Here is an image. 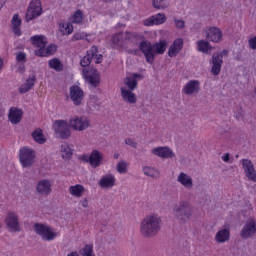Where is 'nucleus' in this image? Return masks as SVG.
I'll list each match as a JSON object with an SVG mask.
<instances>
[{
	"instance_id": "obj_37",
	"label": "nucleus",
	"mask_w": 256,
	"mask_h": 256,
	"mask_svg": "<svg viewBox=\"0 0 256 256\" xmlns=\"http://www.w3.org/2000/svg\"><path fill=\"white\" fill-rule=\"evenodd\" d=\"M152 5L154 9L163 10L169 7V1L167 0H153Z\"/></svg>"
},
{
	"instance_id": "obj_59",
	"label": "nucleus",
	"mask_w": 256,
	"mask_h": 256,
	"mask_svg": "<svg viewBox=\"0 0 256 256\" xmlns=\"http://www.w3.org/2000/svg\"><path fill=\"white\" fill-rule=\"evenodd\" d=\"M81 205L82 207L87 208L89 207V201L87 199H84L83 201H81Z\"/></svg>"
},
{
	"instance_id": "obj_32",
	"label": "nucleus",
	"mask_w": 256,
	"mask_h": 256,
	"mask_svg": "<svg viewBox=\"0 0 256 256\" xmlns=\"http://www.w3.org/2000/svg\"><path fill=\"white\" fill-rule=\"evenodd\" d=\"M142 171L146 177H151L152 179H157L160 175L159 170L150 166H144Z\"/></svg>"
},
{
	"instance_id": "obj_61",
	"label": "nucleus",
	"mask_w": 256,
	"mask_h": 256,
	"mask_svg": "<svg viewBox=\"0 0 256 256\" xmlns=\"http://www.w3.org/2000/svg\"><path fill=\"white\" fill-rule=\"evenodd\" d=\"M81 160L84 161L85 163H90L89 156L87 155L81 156Z\"/></svg>"
},
{
	"instance_id": "obj_49",
	"label": "nucleus",
	"mask_w": 256,
	"mask_h": 256,
	"mask_svg": "<svg viewBox=\"0 0 256 256\" xmlns=\"http://www.w3.org/2000/svg\"><path fill=\"white\" fill-rule=\"evenodd\" d=\"M174 23L177 29H185V21L175 18Z\"/></svg>"
},
{
	"instance_id": "obj_4",
	"label": "nucleus",
	"mask_w": 256,
	"mask_h": 256,
	"mask_svg": "<svg viewBox=\"0 0 256 256\" xmlns=\"http://www.w3.org/2000/svg\"><path fill=\"white\" fill-rule=\"evenodd\" d=\"M69 127L71 126L67 121L56 120L53 123L52 129L58 139H69V137H71V129Z\"/></svg>"
},
{
	"instance_id": "obj_12",
	"label": "nucleus",
	"mask_w": 256,
	"mask_h": 256,
	"mask_svg": "<svg viewBox=\"0 0 256 256\" xmlns=\"http://www.w3.org/2000/svg\"><path fill=\"white\" fill-rule=\"evenodd\" d=\"M242 167L244 169L246 177L250 181H253V183H256V170L253 162H251V160L249 159H242Z\"/></svg>"
},
{
	"instance_id": "obj_51",
	"label": "nucleus",
	"mask_w": 256,
	"mask_h": 256,
	"mask_svg": "<svg viewBox=\"0 0 256 256\" xmlns=\"http://www.w3.org/2000/svg\"><path fill=\"white\" fill-rule=\"evenodd\" d=\"M125 144L133 147V149H137V142L133 141L131 138L126 139Z\"/></svg>"
},
{
	"instance_id": "obj_16",
	"label": "nucleus",
	"mask_w": 256,
	"mask_h": 256,
	"mask_svg": "<svg viewBox=\"0 0 256 256\" xmlns=\"http://www.w3.org/2000/svg\"><path fill=\"white\" fill-rule=\"evenodd\" d=\"M36 191L39 195H44V196L51 195V191H52L51 181L47 179L40 180L37 183Z\"/></svg>"
},
{
	"instance_id": "obj_46",
	"label": "nucleus",
	"mask_w": 256,
	"mask_h": 256,
	"mask_svg": "<svg viewBox=\"0 0 256 256\" xmlns=\"http://www.w3.org/2000/svg\"><path fill=\"white\" fill-rule=\"evenodd\" d=\"M16 61H18V63H25L27 61V54H25V52H18L16 54Z\"/></svg>"
},
{
	"instance_id": "obj_50",
	"label": "nucleus",
	"mask_w": 256,
	"mask_h": 256,
	"mask_svg": "<svg viewBox=\"0 0 256 256\" xmlns=\"http://www.w3.org/2000/svg\"><path fill=\"white\" fill-rule=\"evenodd\" d=\"M55 51H57V46L54 45V44H51V45H49V46L46 48V53H47V55H53V53H55Z\"/></svg>"
},
{
	"instance_id": "obj_15",
	"label": "nucleus",
	"mask_w": 256,
	"mask_h": 256,
	"mask_svg": "<svg viewBox=\"0 0 256 256\" xmlns=\"http://www.w3.org/2000/svg\"><path fill=\"white\" fill-rule=\"evenodd\" d=\"M210 65H212V75H215L217 77V75L221 73V69L223 67V59H221V55L213 54L212 59L210 60Z\"/></svg>"
},
{
	"instance_id": "obj_21",
	"label": "nucleus",
	"mask_w": 256,
	"mask_h": 256,
	"mask_svg": "<svg viewBox=\"0 0 256 256\" xmlns=\"http://www.w3.org/2000/svg\"><path fill=\"white\" fill-rule=\"evenodd\" d=\"M115 175L113 174H106L101 177V179L98 182L99 187L101 189H111L115 187Z\"/></svg>"
},
{
	"instance_id": "obj_8",
	"label": "nucleus",
	"mask_w": 256,
	"mask_h": 256,
	"mask_svg": "<svg viewBox=\"0 0 256 256\" xmlns=\"http://www.w3.org/2000/svg\"><path fill=\"white\" fill-rule=\"evenodd\" d=\"M83 77L91 87H99L101 83V76L99 75V71L95 68H90L89 70H83Z\"/></svg>"
},
{
	"instance_id": "obj_25",
	"label": "nucleus",
	"mask_w": 256,
	"mask_h": 256,
	"mask_svg": "<svg viewBox=\"0 0 256 256\" xmlns=\"http://www.w3.org/2000/svg\"><path fill=\"white\" fill-rule=\"evenodd\" d=\"M90 165L93 169H97L99 165H101V161H103V153L99 150H93L89 156Z\"/></svg>"
},
{
	"instance_id": "obj_29",
	"label": "nucleus",
	"mask_w": 256,
	"mask_h": 256,
	"mask_svg": "<svg viewBox=\"0 0 256 256\" xmlns=\"http://www.w3.org/2000/svg\"><path fill=\"white\" fill-rule=\"evenodd\" d=\"M112 49H119V47H123V44L125 43V34L124 32L116 33L112 36Z\"/></svg>"
},
{
	"instance_id": "obj_33",
	"label": "nucleus",
	"mask_w": 256,
	"mask_h": 256,
	"mask_svg": "<svg viewBox=\"0 0 256 256\" xmlns=\"http://www.w3.org/2000/svg\"><path fill=\"white\" fill-rule=\"evenodd\" d=\"M32 45H36V47H41L43 45H47V38L43 35H35L30 38Z\"/></svg>"
},
{
	"instance_id": "obj_45",
	"label": "nucleus",
	"mask_w": 256,
	"mask_h": 256,
	"mask_svg": "<svg viewBox=\"0 0 256 256\" xmlns=\"http://www.w3.org/2000/svg\"><path fill=\"white\" fill-rule=\"evenodd\" d=\"M137 37H139V34H137V32H124L125 41H133L134 39H137Z\"/></svg>"
},
{
	"instance_id": "obj_1",
	"label": "nucleus",
	"mask_w": 256,
	"mask_h": 256,
	"mask_svg": "<svg viewBox=\"0 0 256 256\" xmlns=\"http://www.w3.org/2000/svg\"><path fill=\"white\" fill-rule=\"evenodd\" d=\"M161 217L157 214L146 216L140 223V233L142 237L151 239L157 237L161 231Z\"/></svg>"
},
{
	"instance_id": "obj_56",
	"label": "nucleus",
	"mask_w": 256,
	"mask_h": 256,
	"mask_svg": "<svg viewBox=\"0 0 256 256\" xmlns=\"http://www.w3.org/2000/svg\"><path fill=\"white\" fill-rule=\"evenodd\" d=\"M235 117H236V119H238V120H239V119H243V110L240 109V111L235 114Z\"/></svg>"
},
{
	"instance_id": "obj_39",
	"label": "nucleus",
	"mask_w": 256,
	"mask_h": 256,
	"mask_svg": "<svg viewBox=\"0 0 256 256\" xmlns=\"http://www.w3.org/2000/svg\"><path fill=\"white\" fill-rule=\"evenodd\" d=\"M80 255H82V256H95V254H93V245L86 244L85 247L80 250Z\"/></svg>"
},
{
	"instance_id": "obj_2",
	"label": "nucleus",
	"mask_w": 256,
	"mask_h": 256,
	"mask_svg": "<svg viewBox=\"0 0 256 256\" xmlns=\"http://www.w3.org/2000/svg\"><path fill=\"white\" fill-rule=\"evenodd\" d=\"M33 228L36 235H39L42 241H55V239L59 237V233L55 232V230L47 224L35 223Z\"/></svg>"
},
{
	"instance_id": "obj_41",
	"label": "nucleus",
	"mask_w": 256,
	"mask_h": 256,
	"mask_svg": "<svg viewBox=\"0 0 256 256\" xmlns=\"http://www.w3.org/2000/svg\"><path fill=\"white\" fill-rule=\"evenodd\" d=\"M116 170L120 173V174H125L127 173V162L121 160L117 163L116 166Z\"/></svg>"
},
{
	"instance_id": "obj_47",
	"label": "nucleus",
	"mask_w": 256,
	"mask_h": 256,
	"mask_svg": "<svg viewBox=\"0 0 256 256\" xmlns=\"http://www.w3.org/2000/svg\"><path fill=\"white\" fill-rule=\"evenodd\" d=\"M11 23L12 27H21V18H19V14H15L12 17Z\"/></svg>"
},
{
	"instance_id": "obj_10",
	"label": "nucleus",
	"mask_w": 256,
	"mask_h": 256,
	"mask_svg": "<svg viewBox=\"0 0 256 256\" xmlns=\"http://www.w3.org/2000/svg\"><path fill=\"white\" fill-rule=\"evenodd\" d=\"M69 125L74 129V131H85V129H88L89 125H91V122L85 116H76L70 119Z\"/></svg>"
},
{
	"instance_id": "obj_35",
	"label": "nucleus",
	"mask_w": 256,
	"mask_h": 256,
	"mask_svg": "<svg viewBox=\"0 0 256 256\" xmlns=\"http://www.w3.org/2000/svg\"><path fill=\"white\" fill-rule=\"evenodd\" d=\"M48 65L50 69H54V71L57 72H61L64 69L63 63H61V60H59L58 58H53L49 60Z\"/></svg>"
},
{
	"instance_id": "obj_23",
	"label": "nucleus",
	"mask_w": 256,
	"mask_h": 256,
	"mask_svg": "<svg viewBox=\"0 0 256 256\" xmlns=\"http://www.w3.org/2000/svg\"><path fill=\"white\" fill-rule=\"evenodd\" d=\"M181 49H183V39H176L168 49L169 57H177L179 53H181Z\"/></svg>"
},
{
	"instance_id": "obj_31",
	"label": "nucleus",
	"mask_w": 256,
	"mask_h": 256,
	"mask_svg": "<svg viewBox=\"0 0 256 256\" xmlns=\"http://www.w3.org/2000/svg\"><path fill=\"white\" fill-rule=\"evenodd\" d=\"M69 193L70 195H73V197H83V193H85V187H83L81 184L70 186Z\"/></svg>"
},
{
	"instance_id": "obj_24",
	"label": "nucleus",
	"mask_w": 256,
	"mask_h": 256,
	"mask_svg": "<svg viewBox=\"0 0 256 256\" xmlns=\"http://www.w3.org/2000/svg\"><path fill=\"white\" fill-rule=\"evenodd\" d=\"M36 81H37V76L35 74L29 75L26 82L20 86V88H19L20 93L25 94V93L31 91V89H33V87H35Z\"/></svg>"
},
{
	"instance_id": "obj_62",
	"label": "nucleus",
	"mask_w": 256,
	"mask_h": 256,
	"mask_svg": "<svg viewBox=\"0 0 256 256\" xmlns=\"http://www.w3.org/2000/svg\"><path fill=\"white\" fill-rule=\"evenodd\" d=\"M5 3H7V0H0V9H3Z\"/></svg>"
},
{
	"instance_id": "obj_42",
	"label": "nucleus",
	"mask_w": 256,
	"mask_h": 256,
	"mask_svg": "<svg viewBox=\"0 0 256 256\" xmlns=\"http://www.w3.org/2000/svg\"><path fill=\"white\" fill-rule=\"evenodd\" d=\"M82 22H83V12L81 10H77L72 17V23H82Z\"/></svg>"
},
{
	"instance_id": "obj_26",
	"label": "nucleus",
	"mask_w": 256,
	"mask_h": 256,
	"mask_svg": "<svg viewBox=\"0 0 256 256\" xmlns=\"http://www.w3.org/2000/svg\"><path fill=\"white\" fill-rule=\"evenodd\" d=\"M178 183L185 187V189H193V178L189 174L181 172L177 177Z\"/></svg>"
},
{
	"instance_id": "obj_11",
	"label": "nucleus",
	"mask_w": 256,
	"mask_h": 256,
	"mask_svg": "<svg viewBox=\"0 0 256 256\" xmlns=\"http://www.w3.org/2000/svg\"><path fill=\"white\" fill-rule=\"evenodd\" d=\"M206 39L212 43H221L223 41V31L215 26L209 27L206 30Z\"/></svg>"
},
{
	"instance_id": "obj_57",
	"label": "nucleus",
	"mask_w": 256,
	"mask_h": 256,
	"mask_svg": "<svg viewBox=\"0 0 256 256\" xmlns=\"http://www.w3.org/2000/svg\"><path fill=\"white\" fill-rule=\"evenodd\" d=\"M96 58V63L99 64L103 61V55L102 54H97V56H94Z\"/></svg>"
},
{
	"instance_id": "obj_48",
	"label": "nucleus",
	"mask_w": 256,
	"mask_h": 256,
	"mask_svg": "<svg viewBox=\"0 0 256 256\" xmlns=\"http://www.w3.org/2000/svg\"><path fill=\"white\" fill-rule=\"evenodd\" d=\"M85 37H87V34H85L84 32H76L72 37V41H81L85 39Z\"/></svg>"
},
{
	"instance_id": "obj_13",
	"label": "nucleus",
	"mask_w": 256,
	"mask_h": 256,
	"mask_svg": "<svg viewBox=\"0 0 256 256\" xmlns=\"http://www.w3.org/2000/svg\"><path fill=\"white\" fill-rule=\"evenodd\" d=\"M5 223L9 229V231H12L14 233H17L19 231V216L15 212H8Z\"/></svg>"
},
{
	"instance_id": "obj_22",
	"label": "nucleus",
	"mask_w": 256,
	"mask_h": 256,
	"mask_svg": "<svg viewBox=\"0 0 256 256\" xmlns=\"http://www.w3.org/2000/svg\"><path fill=\"white\" fill-rule=\"evenodd\" d=\"M152 153L162 159H173L175 153L169 147H157L152 150Z\"/></svg>"
},
{
	"instance_id": "obj_20",
	"label": "nucleus",
	"mask_w": 256,
	"mask_h": 256,
	"mask_svg": "<svg viewBox=\"0 0 256 256\" xmlns=\"http://www.w3.org/2000/svg\"><path fill=\"white\" fill-rule=\"evenodd\" d=\"M201 90V83L199 80H190L183 88V93L185 95H193L194 93H199Z\"/></svg>"
},
{
	"instance_id": "obj_7",
	"label": "nucleus",
	"mask_w": 256,
	"mask_h": 256,
	"mask_svg": "<svg viewBox=\"0 0 256 256\" xmlns=\"http://www.w3.org/2000/svg\"><path fill=\"white\" fill-rule=\"evenodd\" d=\"M255 235H256V220L255 218H249L245 222L240 232V237L241 239L247 240L255 237Z\"/></svg>"
},
{
	"instance_id": "obj_52",
	"label": "nucleus",
	"mask_w": 256,
	"mask_h": 256,
	"mask_svg": "<svg viewBox=\"0 0 256 256\" xmlns=\"http://www.w3.org/2000/svg\"><path fill=\"white\" fill-rule=\"evenodd\" d=\"M12 31L17 37H21V26H12Z\"/></svg>"
},
{
	"instance_id": "obj_5",
	"label": "nucleus",
	"mask_w": 256,
	"mask_h": 256,
	"mask_svg": "<svg viewBox=\"0 0 256 256\" xmlns=\"http://www.w3.org/2000/svg\"><path fill=\"white\" fill-rule=\"evenodd\" d=\"M43 15V8L41 7V0H32L26 11V22L33 21V19H37V17H41Z\"/></svg>"
},
{
	"instance_id": "obj_54",
	"label": "nucleus",
	"mask_w": 256,
	"mask_h": 256,
	"mask_svg": "<svg viewBox=\"0 0 256 256\" xmlns=\"http://www.w3.org/2000/svg\"><path fill=\"white\" fill-rule=\"evenodd\" d=\"M214 55H220L221 59H223V57H226V55H229V51L224 49L221 52H216Z\"/></svg>"
},
{
	"instance_id": "obj_60",
	"label": "nucleus",
	"mask_w": 256,
	"mask_h": 256,
	"mask_svg": "<svg viewBox=\"0 0 256 256\" xmlns=\"http://www.w3.org/2000/svg\"><path fill=\"white\" fill-rule=\"evenodd\" d=\"M132 79H135V80H137V79H143V76L141 75V74H139V73H134L133 75H132Z\"/></svg>"
},
{
	"instance_id": "obj_44",
	"label": "nucleus",
	"mask_w": 256,
	"mask_h": 256,
	"mask_svg": "<svg viewBox=\"0 0 256 256\" xmlns=\"http://www.w3.org/2000/svg\"><path fill=\"white\" fill-rule=\"evenodd\" d=\"M62 35H71L73 33V25L71 24H63L61 28Z\"/></svg>"
},
{
	"instance_id": "obj_28",
	"label": "nucleus",
	"mask_w": 256,
	"mask_h": 256,
	"mask_svg": "<svg viewBox=\"0 0 256 256\" xmlns=\"http://www.w3.org/2000/svg\"><path fill=\"white\" fill-rule=\"evenodd\" d=\"M231 239V232L229 228L219 230L215 235L216 243H227Z\"/></svg>"
},
{
	"instance_id": "obj_19",
	"label": "nucleus",
	"mask_w": 256,
	"mask_h": 256,
	"mask_svg": "<svg viewBox=\"0 0 256 256\" xmlns=\"http://www.w3.org/2000/svg\"><path fill=\"white\" fill-rule=\"evenodd\" d=\"M97 53H99V48L92 46L91 49L87 51V55L80 60L81 67H89L93 58L97 57Z\"/></svg>"
},
{
	"instance_id": "obj_38",
	"label": "nucleus",
	"mask_w": 256,
	"mask_h": 256,
	"mask_svg": "<svg viewBox=\"0 0 256 256\" xmlns=\"http://www.w3.org/2000/svg\"><path fill=\"white\" fill-rule=\"evenodd\" d=\"M61 151L63 159H71V157H73V150L69 145H62Z\"/></svg>"
},
{
	"instance_id": "obj_64",
	"label": "nucleus",
	"mask_w": 256,
	"mask_h": 256,
	"mask_svg": "<svg viewBox=\"0 0 256 256\" xmlns=\"http://www.w3.org/2000/svg\"><path fill=\"white\" fill-rule=\"evenodd\" d=\"M114 159H119V153L114 154Z\"/></svg>"
},
{
	"instance_id": "obj_36",
	"label": "nucleus",
	"mask_w": 256,
	"mask_h": 256,
	"mask_svg": "<svg viewBox=\"0 0 256 256\" xmlns=\"http://www.w3.org/2000/svg\"><path fill=\"white\" fill-rule=\"evenodd\" d=\"M212 49L213 47H211V44H209L208 41H198V51H200L201 53H209V51H211Z\"/></svg>"
},
{
	"instance_id": "obj_53",
	"label": "nucleus",
	"mask_w": 256,
	"mask_h": 256,
	"mask_svg": "<svg viewBox=\"0 0 256 256\" xmlns=\"http://www.w3.org/2000/svg\"><path fill=\"white\" fill-rule=\"evenodd\" d=\"M248 43H249V47H250V49H256V36L255 37H253V38H251L249 41H248Z\"/></svg>"
},
{
	"instance_id": "obj_58",
	"label": "nucleus",
	"mask_w": 256,
	"mask_h": 256,
	"mask_svg": "<svg viewBox=\"0 0 256 256\" xmlns=\"http://www.w3.org/2000/svg\"><path fill=\"white\" fill-rule=\"evenodd\" d=\"M18 73H25V64H20L19 65Z\"/></svg>"
},
{
	"instance_id": "obj_9",
	"label": "nucleus",
	"mask_w": 256,
	"mask_h": 256,
	"mask_svg": "<svg viewBox=\"0 0 256 256\" xmlns=\"http://www.w3.org/2000/svg\"><path fill=\"white\" fill-rule=\"evenodd\" d=\"M139 49L141 53H143L146 62H148L150 65H153L155 61V52L153 50V44L149 41H141L139 44Z\"/></svg>"
},
{
	"instance_id": "obj_17",
	"label": "nucleus",
	"mask_w": 256,
	"mask_h": 256,
	"mask_svg": "<svg viewBox=\"0 0 256 256\" xmlns=\"http://www.w3.org/2000/svg\"><path fill=\"white\" fill-rule=\"evenodd\" d=\"M167 21V16L163 13H158L151 16L150 18L144 20V25L146 27H151L153 25H163Z\"/></svg>"
},
{
	"instance_id": "obj_18",
	"label": "nucleus",
	"mask_w": 256,
	"mask_h": 256,
	"mask_svg": "<svg viewBox=\"0 0 256 256\" xmlns=\"http://www.w3.org/2000/svg\"><path fill=\"white\" fill-rule=\"evenodd\" d=\"M8 119L12 125H19L23 119V110L15 107L10 108Z\"/></svg>"
},
{
	"instance_id": "obj_6",
	"label": "nucleus",
	"mask_w": 256,
	"mask_h": 256,
	"mask_svg": "<svg viewBox=\"0 0 256 256\" xmlns=\"http://www.w3.org/2000/svg\"><path fill=\"white\" fill-rule=\"evenodd\" d=\"M19 159L22 167H31L35 163V151L29 147H23L19 151Z\"/></svg>"
},
{
	"instance_id": "obj_63",
	"label": "nucleus",
	"mask_w": 256,
	"mask_h": 256,
	"mask_svg": "<svg viewBox=\"0 0 256 256\" xmlns=\"http://www.w3.org/2000/svg\"><path fill=\"white\" fill-rule=\"evenodd\" d=\"M3 69V59L0 58V71Z\"/></svg>"
},
{
	"instance_id": "obj_43",
	"label": "nucleus",
	"mask_w": 256,
	"mask_h": 256,
	"mask_svg": "<svg viewBox=\"0 0 256 256\" xmlns=\"http://www.w3.org/2000/svg\"><path fill=\"white\" fill-rule=\"evenodd\" d=\"M47 45L38 46V50H35L36 57H47Z\"/></svg>"
},
{
	"instance_id": "obj_30",
	"label": "nucleus",
	"mask_w": 256,
	"mask_h": 256,
	"mask_svg": "<svg viewBox=\"0 0 256 256\" xmlns=\"http://www.w3.org/2000/svg\"><path fill=\"white\" fill-rule=\"evenodd\" d=\"M152 48L154 50V55H163L167 50V42L165 40H161L160 42L152 44Z\"/></svg>"
},
{
	"instance_id": "obj_27",
	"label": "nucleus",
	"mask_w": 256,
	"mask_h": 256,
	"mask_svg": "<svg viewBox=\"0 0 256 256\" xmlns=\"http://www.w3.org/2000/svg\"><path fill=\"white\" fill-rule=\"evenodd\" d=\"M121 91V97L125 103L134 104L137 103V96H135V93H133V90H129L125 87L120 88Z\"/></svg>"
},
{
	"instance_id": "obj_34",
	"label": "nucleus",
	"mask_w": 256,
	"mask_h": 256,
	"mask_svg": "<svg viewBox=\"0 0 256 256\" xmlns=\"http://www.w3.org/2000/svg\"><path fill=\"white\" fill-rule=\"evenodd\" d=\"M32 138L36 143H39L40 145H43L46 143L47 139H45V136L43 135V130L41 129H36L35 131L32 132Z\"/></svg>"
},
{
	"instance_id": "obj_3",
	"label": "nucleus",
	"mask_w": 256,
	"mask_h": 256,
	"mask_svg": "<svg viewBox=\"0 0 256 256\" xmlns=\"http://www.w3.org/2000/svg\"><path fill=\"white\" fill-rule=\"evenodd\" d=\"M174 217L180 221V223H187L191 219V207L187 202H180L173 209Z\"/></svg>"
},
{
	"instance_id": "obj_14",
	"label": "nucleus",
	"mask_w": 256,
	"mask_h": 256,
	"mask_svg": "<svg viewBox=\"0 0 256 256\" xmlns=\"http://www.w3.org/2000/svg\"><path fill=\"white\" fill-rule=\"evenodd\" d=\"M85 93L83 89L77 85H73L70 87V99L74 103V105L79 106L83 101Z\"/></svg>"
},
{
	"instance_id": "obj_40",
	"label": "nucleus",
	"mask_w": 256,
	"mask_h": 256,
	"mask_svg": "<svg viewBox=\"0 0 256 256\" xmlns=\"http://www.w3.org/2000/svg\"><path fill=\"white\" fill-rule=\"evenodd\" d=\"M124 85L128 87V91H135L137 89V80L127 77Z\"/></svg>"
},
{
	"instance_id": "obj_55",
	"label": "nucleus",
	"mask_w": 256,
	"mask_h": 256,
	"mask_svg": "<svg viewBox=\"0 0 256 256\" xmlns=\"http://www.w3.org/2000/svg\"><path fill=\"white\" fill-rule=\"evenodd\" d=\"M222 161H224V163H229L230 161L229 153H226L224 156H222Z\"/></svg>"
}]
</instances>
